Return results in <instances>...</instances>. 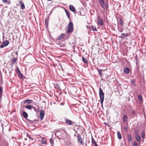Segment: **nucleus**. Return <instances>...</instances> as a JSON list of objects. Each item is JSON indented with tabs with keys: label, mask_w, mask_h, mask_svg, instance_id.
Masks as SVG:
<instances>
[{
	"label": "nucleus",
	"mask_w": 146,
	"mask_h": 146,
	"mask_svg": "<svg viewBox=\"0 0 146 146\" xmlns=\"http://www.w3.org/2000/svg\"><path fill=\"white\" fill-rule=\"evenodd\" d=\"M33 108L34 110L36 111V110L35 109V108L34 107H33Z\"/></svg>",
	"instance_id": "obj_47"
},
{
	"label": "nucleus",
	"mask_w": 146,
	"mask_h": 146,
	"mask_svg": "<svg viewBox=\"0 0 146 146\" xmlns=\"http://www.w3.org/2000/svg\"><path fill=\"white\" fill-rule=\"evenodd\" d=\"M73 31V23L71 22H70L68 25V28L67 31H66L67 33H71Z\"/></svg>",
	"instance_id": "obj_3"
},
{
	"label": "nucleus",
	"mask_w": 146,
	"mask_h": 146,
	"mask_svg": "<svg viewBox=\"0 0 146 146\" xmlns=\"http://www.w3.org/2000/svg\"><path fill=\"white\" fill-rule=\"evenodd\" d=\"M92 30L94 31H97V29H96L95 27L94 26H92Z\"/></svg>",
	"instance_id": "obj_31"
},
{
	"label": "nucleus",
	"mask_w": 146,
	"mask_h": 146,
	"mask_svg": "<svg viewBox=\"0 0 146 146\" xmlns=\"http://www.w3.org/2000/svg\"><path fill=\"white\" fill-rule=\"evenodd\" d=\"M119 23H120V25L121 26H122L123 25V21L120 18L119 19Z\"/></svg>",
	"instance_id": "obj_27"
},
{
	"label": "nucleus",
	"mask_w": 146,
	"mask_h": 146,
	"mask_svg": "<svg viewBox=\"0 0 146 146\" xmlns=\"http://www.w3.org/2000/svg\"><path fill=\"white\" fill-rule=\"evenodd\" d=\"M127 138H128V139L129 141H131V140H132V136L131 135H130V134H128Z\"/></svg>",
	"instance_id": "obj_22"
},
{
	"label": "nucleus",
	"mask_w": 146,
	"mask_h": 146,
	"mask_svg": "<svg viewBox=\"0 0 146 146\" xmlns=\"http://www.w3.org/2000/svg\"><path fill=\"white\" fill-rule=\"evenodd\" d=\"M82 60L83 62L86 64H87L88 62L87 60L84 57H82Z\"/></svg>",
	"instance_id": "obj_18"
},
{
	"label": "nucleus",
	"mask_w": 146,
	"mask_h": 146,
	"mask_svg": "<svg viewBox=\"0 0 146 146\" xmlns=\"http://www.w3.org/2000/svg\"><path fill=\"white\" fill-rule=\"evenodd\" d=\"M3 90L1 87H0V99L1 100L2 98V93Z\"/></svg>",
	"instance_id": "obj_21"
},
{
	"label": "nucleus",
	"mask_w": 146,
	"mask_h": 146,
	"mask_svg": "<svg viewBox=\"0 0 146 146\" xmlns=\"http://www.w3.org/2000/svg\"><path fill=\"white\" fill-rule=\"evenodd\" d=\"M65 36V35L64 34L62 33L60 35H59L57 39L58 40H60L64 38Z\"/></svg>",
	"instance_id": "obj_12"
},
{
	"label": "nucleus",
	"mask_w": 146,
	"mask_h": 146,
	"mask_svg": "<svg viewBox=\"0 0 146 146\" xmlns=\"http://www.w3.org/2000/svg\"><path fill=\"white\" fill-rule=\"evenodd\" d=\"M22 114L23 115V117L27 119L28 117V115L26 112L24 111H22Z\"/></svg>",
	"instance_id": "obj_10"
},
{
	"label": "nucleus",
	"mask_w": 146,
	"mask_h": 146,
	"mask_svg": "<svg viewBox=\"0 0 146 146\" xmlns=\"http://www.w3.org/2000/svg\"><path fill=\"white\" fill-rule=\"evenodd\" d=\"M98 22L99 24L100 25H102L103 24V20L102 19H101L100 16H98L97 17Z\"/></svg>",
	"instance_id": "obj_6"
},
{
	"label": "nucleus",
	"mask_w": 146,
	"mask_h": 146,
	"mask_svg": "<svg viewBox=\"0 0 146 146\" xmlns=\"http://www.w3.org/2000/svg\"><path fill=\"white\" fill-rule=\"evenodd\" d=\"M137 98L138 100L141 103H143L142 96L141 95H138L137 96Z\"/></svg>",
	"instance_id": "obj_9"
},
{
	"label": "nucleus",
	"mask_w": 146,
	"mask_h": 146,
	"mask_svg": "<svg viewBox=\"0 0 146 146\" xmlns=\"http://www.w3.org/2000/svg\"><path fill=\"white\" fill-rule=\"evenodd\" d=\"M77 137L78 138V141L80 142L81 144L82 145H84V142L82 141V139L81 136L80 135L78 134L77 135Z\"/></svg>",
	"instance_id": "obj_5"
},
{
	"label": "nucleus",
	"mask_w": 146,
	"mask_h": 146,
	"mask_svg": "<svg viewBox=\"0 0 146 146\" xmlns=\"http://www.w3.org/2000/svg\"><path fill=\"white\" fill-rule=\"evenodd\" d=\"M18 76L19 78H20L21 79H22L23 78V75L22 74L20 73L19 74H18Z\"/></svg>",
	"instance_id": "obj_32"
},
{
	"label": "nucleus",
	"mask_w": 146,
	"mask_h": 146,
	"mask_svg": "<svg viewBox=\"0 0 146 146\" xmlns=\"http://www.w3.org/2000/svg\"><path fill=\"white\" fill-rule=\"evenodd\" d=\"M124 72L126 74H128L129 72V69L127 67H125L124 68Z\"/></svg>",
	"instance_id": "obj_11"
},
{
	"label": "nucleus",
	"mask_w": 146,
	"mask_h": 146,
	"mask_svg": "<svg viewBox=\"0 0 146 146\" xmlns=\"http://www.w3.org/2000/svg\"><path fill=\"white\" fill-rule=\"evenodd\" d=\"M131 113H132V114L133 115L135 114V113L133 111Z\"/></svg>",
	"instance_id": "obj_42"
},
{
	"label": "nucleus",
	"mask_w": 146,
	"mask_h": 146,
	"mask_svg": "<svg viewBox=\"0 0 146 146\" xmlns=\"http://www.w3.org/2000/svg\"><path fill=\"white\" fill-rule=\"evenodd\" d=\"M133 146H137V143L136 142H135L133 143Z\"/></svg>",
	"instance_id": "obj_39"
},
{
	"label": "nucleus",
	"mask_w": 146,
	"mask_h": 146,
	"mask_svg": "<svg viewBox=\"0 0 146 146\" xmlns=\"http://www.w3.org/2000/svg\"><path fill=\"white\" fill-rule=\"evenodd\" d=\"M6 46L3 43L1 44L0 45V47L1 48H3L5 46Z\"/></svg>",
	"instance_id": "obj_36"
},
{
	"label": "nucleus",
	"mask_w": 146,
	"mask_h": 146,
	"mask_svg": "<svg viewBox=\"0 0 146 146\" xmlns=\"http://www.w3.org/2000/svg\"><path fill=\"white\" fill-rule=\"evenodd\" d=\"M141 137L142 138H144L145 136V133L144 131H143L141 134Z\"/></svg>",
	"instance_id": "obj_33"
},
{
	"label": "nucleus",
	"mask_w": 146,
	"mask_h": 146,
	"mask_svg": "<svg viewBox=\"0 0 146 146\" xmlns=\"http://www.w3.org/2000/svg\"><path fill=\"white\" fill-rule=\"evenodd\" d=\"M95 146H98L97 144Z\"/></svg>",
	"instance_id": "obj_50"
},
{
	"label": "nucleus",
	"mask_w": 146,
	"mask_h": 146,
	"mask_svg": "<svg viewBox=\"0 0 146 146\" xmlns=\"http://www.w3.org/2000/svg\"><path fill=\"white\" fill-rule=\"evenodd\" d=\"M16 61V59L15 58H13L12 59V62H13V64L15 63V62Z\"/></svg>",
	"instance_id": "obj_37"
},
{
	"label": "nucleus",
	"mask_w": 146,
	"mask_h": 146,
	"mask_svg": "<svg viewBox=\"0 0 146 146\" xmlns=\"http://www.w3.org/2000/svg\"><path fill=\"white\" fill-rule=\"evenodd\" d=\"M60 104V105H63V104L62 103H61Z\"/></svg>",
	"instance_id": "obj_48"
},
{
	"label": "nucleus",
	"mask_w": 146,
	"mask_h": 146,
	"mask_svg": "<svg viewBox=\"0 0 146 146\" xmlns=\"http://www.w3.org/2000/svg\"><path fill=\"white\" fill-rule=\"evenodd\" d=\"M25 103L27 102L28 104H30L31 103L32 101L29 100H26L24 101Z\"/></svg>",
	"instance_id": "obj_28"
},
{
	"label": "nucleus",
	"mask_w": 146,
	"mask_h": 146,
	"mask_svg": "<svg viewBox=\"0 0 146 146\" xmlns=\"http://www.w3.org/2000/svg\"><path fill=\"white\" fill-rule=\"evenodd\" d=\"M135 136L137 135H138V131L137 130H136L135 131Z\"/></svg>",
	"instance_id": "obj_38"
},
{
	"label": "nucleus",
	"mask_w": 146,
	"mask_h": 146,
	"mask_svg": "<svg viewBox=\"0 0 146 146\" xmlns=\"http://www.w3.org/2000/svg\"><path fill=\"white\" fill-rule=\"evenodd\" d=\"M44 115V111L43 110H41L40 111V118L41 120H42L43 118Z\"/></svg>",
	"instance_id": "obj_4"
},
{
	"label": "nucleus",
	"mask_w": 146,
	"mask_h": 146,
	"mask_svg": "<svg viewBox=\"0 0 146 146\" xmlns=\"http://www.w3.org/2000/svg\"><path fill=\"white\" fill-rule=\"evenodd\" d=\"M129 35L128 33L125 34L124 33H122L121 34V38H122L123 37H125Z\"/></svg>",
	"instance_id": "obj_20"
},
{
	"label": "nucleus",
	"mask_w": 146,
	"mask_h": 146,
	"mask_svg": "<svg viewBox=\"0 0 146 146\" xmlns=\"http://www.w3.org/2000/svg\"><path fill=\"white\" fill-rule=\"evenodd\" d=\"M123 120L124 122H125L127 121V117L126 115H123Z\"/></svg>",
	"instance_id": "obj_17"
},
{
	"label": "nucleus",
	"mask_w": 146,
	"mask_h": 146,
	"mask_svg": "<svg viewBox=\"0 0 146 146\" xmlns=\"http://www.w3.org/2000/svg\"><path fill=\"white\" fill-rule=\"evenodd\" d=\"M117 135L118 138L119 139H121L122 138V137L121 133L119 131L117 132Z\"/></svg>",
	"instance_id": "obj_19"
},
{
	"label": "nucleus",
	"mask_w": 146,
	"mask_h": 146,
	"mask_svg": "<svg viewBox=\"0 0 146 146\" xmlns=\"http://www.w3.org/2000/svg\"><path fill=\"white\" fill-rule=\"evenodd\" d=\"M25 107L26 108L30 110H31L33 108V107L30 105H26Z\"/></svg>",
	"instance_id": "obj_15"
},
{
	"label": "nucleus",
	"mask_w": 146,
	"mask_h": 146,
	"mask_svg": "<svg viewBox=\"0 0 146 146\" xmlns=\"http://www.w3.org/2000/svg\"><path fill=\"white\" fill-rule=\"evenodd\" d=\"M62 131H63L61 129H59L57 130V131H56V133H55V135H56V134H58V132H61Z\"/></svg>",
	"instance_id": "obj_29"
},
{
	"label": "nucleus",
	"mask_w": 146,
	"mask_h": 146,
	"mask_svg": "<svg viewBox=\"0 0 146 146\" xmlns=\"http://www.w3.org/2000/svg\"><path fill=\"white\" fill-rule=\"evenodd\" d=\"M50 141L51 144H53L54 143L53 140L52 139H50Z\"/></svg>",
	"instance_id": "obj_35"
},
{
	"label": "nucleus",
	"mask_w": 146,
	"mask_h": 146,
	"mask_svg": "<svg viewBox=\"0 0 146 146\" xmlns=\"http://www.w3.org/2000/svg\"><path fill=\"white\" fill-rule=\"evenodd\" d=\"M16 72L18 74L21 73L19 69L18 68H17V70Z\"/></svg>",
	"instance_id": "obj_34"
},
{
	"label": "nucleus",
	"mask_w": 146,
	"mask_h": 146,
	"mask_svg": "<svg viewBox=\"0 0 146 146\" xmlns=\"http://www.w3.org/2000/svg\"><path fill=\"white\" fill-rule=\"evenodd\" d=\"M65 122L66 124L69 125H71L75 123L74 122L72 121L67 119H65Z\"/></svg>",
	"instance_id": "obj_7"
},
{
	"label": "nucleus",
	"mask_w": 146,
	"mask_h": 146,
	"mask_svg": "<svg viewBox=\"0 0 146 146\" xmlns=\"http://www.w3.org/2000/svg\"><path fill=\"white\" fill-rule=\"evenodd\" d=\"M99 95L100 98V102L101 105L103 104L104 98V94L103 92V90L101 88L99 89Z\"/></svg>",
	"instance_id": "obj_2"
},
{
	"label": "nucleus",
	"mask_w": 146,
	"mask_h": 146,
	"mask_svg": "<svg viewBox=\"0 0 146 146\" xmlns=\"http://www.w3.org/2000/svg\"><path fill=\"white\" fill-rule=\"evenodd\" d=\"M19 3L21 9L23 10L25 8V6L23 1H19Z\"/></svg>",
	"instance_id": "obj_8"
},
{
	"label": "nucleus",
	"mask_w": 146,
	"mask_h": 146,
	"mask_svg": "<svg viewBox=\"0 0 146 146\" xmlns=\"http://www.w3.org/2000/svg\"><path fill=\"white\" fill-rule=\"evenodd\" d=\"M69 9L72 12H74L75 10V7L72 5H71L69 7Z\"/></svg>",
	"instance_id": "obj_14"
},
{
	"label": "nucleus",
	"mask_w": 146,
	"mask_h": 146,
	"mask_svg": "<svg viewBox=\"0 0 146 146\" xmlns=\"http://www.w3.org/2000/svg\"><path fill=\"white\" fill-rule=\"evenodd\" d=\"M136 80L134 79H133L131 80L130 82L131 83V84L133 86H135V83Z\"/></svg>",
	"instance_id": "obj_16"
},
{
	"label": "nucleus",
	"mask_w": 146,
	"mask_h": 146,
	"mask_svg": "<svg viewBox=\"0 0 146 146\" xmlns=\"http://www.w3.org/2000/svg\"><path fill=\"white\" fill-rule=\"evenodd\" d=\"M7 3L8 4H10V1H7Z\"/></svg>",
	"instance_id": "obj_46"
},
{
	"label": "nucleus",
	"mask_w": 146,
	"mask_h": 146,
	"mask_svg": "<svg viewBox=\"0 0 146 146\" xmlns=\"http://www.w3.org/2000/svg\"><path fill=\"white\" fill-rule=\"evenodd\" d=\"M98 2L102 8L107 11L108 9L109 4L108 3H105L104 0H98Z\"/></svg>",
	"instance_id": "obj_1"
},
{
	"label": "nucleus",
	"mask_w": 146,
	"mask_h": 146,
	"mask_svg": "<svg viewBox=\"0 0 146 146\" xmlns=\"http://www.w3.org/2000/svg\"><path fill=\"white\" fill-rule=\"evenodd\" d=\"M27 136L28 137V136H29V135L28 134H27Z\"/></svg>",
	"instance_id": "obj_52"
},
{
	"label": "nucleus",
	"mask_w": 146,
	"mask_h": 146,
	"mask_svg": "<svg viewBox=\"0 0 146 146\" xmlns=\"http://www.w3.org/2000/svg\"><path fill=\"white\" fill-rule=\"evenodd\" d=\"M25 141H26V140H27V138H25Z\"/></svg>",
	"instance_id": "obj_49"
},
{
	"label": "nucleus",
	"mask_w": 146,
	"mask_h": 146,
	"mask_svg": "<svg viewBox=\"0 0 146 146\" xmlns=\"http://www.w3.org/2000/svg\"><path fill=\"white\" fill-rule=\"evenodd\" d=\"M3 43L6 46L9 44V42L8 40H7L3 42Z\"/></svg>",
	"instance_id": "obj_25"
},
{
	"label": "nucleus",
	"mask_w": 146,
	"mask_h": 146,
	"mask_svg": "<svg viewBox=\"0 0 146 146\" xmlns=\"http://www.w3.org/2000/svg\"><path fill=\"white\" fill-rule=\"evenodd\" d=\"M76 134H75V135H74V136H75Z\"/></svg>",
	"instance_id": "obj_53"
},
{
	"label": "nucleus",
	"mask_w": 146,
	"mask_h": 146,
	"mask_svg": "<svg viewBox=\"0 0 146 146\" xmlns=\"http://www.w3.org/2000/svg\"><path fill=\"white\" fill-rule=\"evenodd\" d=\"M65 11L66 12V15L68 17V18L69 19L70 18V15H69V14L68 12V11L66 9L65 10Z\"/></svg>",
	"instance_id": "obj_26"
},
{
	"label": "nucleus",
	"mask_w": 146,
	"mask_h": 146,
	"mask_svg": "<svg viewBox=\"0 0 146 146\" xmlns=\"http://www.w3.org/2000/svg\"><path fill=\"white\" fill-rule=\"evenodd\" d=\"M127 127H125V128H124V130H125V131H127Z\"/></svg>",
	"instance_id": "obj_44"
},
{
	"label": "nucleus",
	"mask_w": 146,
	"mask_h": 146,
	"mask_svg": "<svg viewBox=\"0 0 146 146\" xmlns=\"http://www.w3.org/2000/svg\"><path fill=\"white\" fill-rule=\"evenodd\" d=\"M59 65L60 66L61 68H62V70H63V68H62V65L60 64H59Z\"/></svg>",
	"instance_id": "obj_43"
},
{
	"label": "nucleus",
	"mask_w": 146,
	"mask_h": 146,
	"mask_svg": "<svg viewBox=\"0 0 146 146\" xmlns=\"http://www.w3.org/2000/svg\"><path fill=\"white\" fill-rule=\"evenodd\" d=\"M136 139L138 141H140L141 140V137L140 136L138 135L135 136Z\"/></svg>",
	"instance_id": "obj_24"
},
{
	"label": "nucleus",
	"mask_w": 146,
	"mask_h": 146,
	"mask_svg": "<svg viewBox=\"0 0 146 146\" xmlns=\"http://www.w3.org/2000/svg\"><path fill=\"white\" fill-rule=\"evenodd\" d=\"M92 143L93 144H94V146L97 144V143H96V142L95 141L94 139L93 138V137H92Z\"/></svg>",
	"instance_id": "obj_23"
},
{
	"label": "nucleus",
	"mask_w": 146,
	"mask_h": 146,
	"mask_svg": "<svg viewBox=\"0 0 146 146\" xmlns=\"http://www.w3.org/2000/svg\"><path fill=\"white\" fill-rule=\"evenodd\" d=\"M48 1H51V0H48Z\"/></svg>",
	"instance_id": "obj_51"
},
{
	"label": "nucleus",
	"mask_w": 146,
	"mask_h": 146,
	"mask_svg": "<svg viewBox=\"0 0 146 146\" xmlns=\"http://www.w3.org/2000/svg\"><path fill=\"white\" fill-rule=\"evenodd\" d=\"M28 137L30 139H32V140L33 139L31 137H30L29 136H28Z\"/></svg>",
	"instance_id": "obj_45"
},
{
	"label": "nucleus",
	"mask_w": 146,
	"mask_h": 146,
	"mask_svg": "<svg viewBox=\"0 0 146 146\" xmlns=\"http://www.w3.org/2000/svg\"><path fill=\"white\" fill-rule=\"evenodd\" d=\"M42 143L43 144H46L47 143V142L46 140L45 139H43L42 140Z\"/></svg>",
	"instance_id": "obj_30"
},
{
	"label": "nucleus",
	"mask_w": 146,
	"mask_h": 146,
	"mask_svg": "<svg viewBox=\"0 0 146 146\" xmlns=\"http://www.w3.org/2000/svg\"><path fill=\"white\" fill-rule=\"evenodd\" d=\"M118 31L120 32H122V31L121 29H118Z\"/></svg>",
	"instance_id": "obj_41"
},
{
	"label": "nucleus",
	"mask_w": 146,
	"mask_h": 146,
	"mask_svg": "<svg viewBox=\"0 0 146 146\" xmlns=\"http://www.w3.org/2000/svg\"><path fill=\"white\" fill-rule=\"evenodd\" d=\"M97 69L98 72L99 74V75L101 77L102 76V71L104 70L103 69H98V68H97Z\"/></svg>",
	"instance_id": "obj_13"
},
{
	"label": "nucleus",
	"mask_w": 146,
	"mask_h": 146,
	"mask_svg": "<svg viewBox=\"0 0 146 146\" xmlns=\"http://www.w3.org/2000/svg\"><path fill=\"white\" fill-rule=\"evenodd\" d=\"M8 0H3V2L4 3H6L7 2Z\"/></svg>",
	"instance_id": "obj_40"
}]
</instances>
